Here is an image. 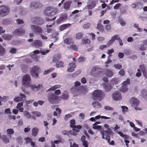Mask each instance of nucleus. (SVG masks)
<instances>
[{
    "instance_id": "864d4df0",
    "label": "nucleus",
    "mask_w": 147,
    "mask_h": 147,
    "mask_svg": "<svg viewBox=\"0 0 147 147\" xmlns=\"http://www.w3.org/2000/svg\"><path fill=\"white\" fill-rule=\"evenodd\" d=\"M129 79H127L126 80L124 81L122 83V85L123 86L125 85L126 86H127L128 84H129Z\"/></svg>"
},
{
    "instance_id": "3c124183",
    "label": "nucleus",
    "mask_w": 147,
    "mask_h": 147,
    "mask_svg": "<svg viewBox=\"0 0 147 147\" xmlns=\"http://www.w3.org/2000/svg\"><path fill=\"white\" fill-rule=\"evenodd\" d=\"M122 110V112L123 113L127 112L128 109V108L126 106H122L121 107Z\"/></svg>"
},
{
    "instance_id": "6e6552de",
    "label": "nucleus",
    "mask_w": 147,
    "mask_h": 147,
    "mask_svg": "<svg viewBox=\"0 0 147 147\" xmlns=\"http://www.w3.org/2000/svg\"><path fill=\"white\" fill-rule=\"evenodd\" d=\"M30 29L32 32L36 34H41L42 32V30L41 27L34 24L30 25Z\"/></svg>"
},
{
    "instance_id": "bb28decb",
    "label": "nucleus",
    "mask_w": 147,
    "mask_h": 147,
    "mask_svg": "<svg viewBox=\"0 0 147 147\" xmlns=\"http://www.w3.org/2000/svg\"><path fill=\"white\" fill-rule=\"evenodd\" d=\"M23 106V103L22 102H20L17 104V106L16 107V108L18 109L20 112L23 111L24 109V108L22 107Z\"/></svg>"
},
{
    "instance_id": "79ce46f5",
    "label": "nucleus",
    "mask_w": 147,
    "mask_h": 147,
    "mask_svg": "<svg viewBox=\"0 0 147 147\" xmlns=\"http://www.w3.org/2000/svg\"><path fill=\"white\" fill-rule=\"evenodd\" d=\"M8 99V97L7 96H4L3 98H2L0 96V105H2L1 101L2 102H5Z\"/></svg>"
},
{
    "instance_id": "b1692460",
    "label": "nucleus",
    "mask_w": 147,
    "mask_h": 147,
    "mask_svg": "<svg viewBox=\"0 0 147 147\" xmlns=\"http://www.w3.org/2000/svg\"><path fill=\"white\" fill-rule=\"evenodd\" d=\"M131 102L133 106H136L139 103L138 100L135 98H131Z\"/></svg>"
},
{
    "instance_id": "4be33fe9",
    "label": "nucleus",
    "mask_w": 147,
    "mask_h": 147,
    "mask_svg": "<svg viewBox=\"0 0 147 147\" xmlns=\"http://www.w3.org/2000/svg\"><path fill=\"white\" fill-rule=\"evenodd\" d=\"M60 97L63 99L67 100L69 98V95L67 92L64 90L63 91L62 95Z\"/></svg>"
},
{
    "instance_id": "f8f14e48",
    "label": "nucleus",
    "mask_w": 147,
    "mask_h": 147,
    "mask_svg": "<svg viewBox=\"0 0 147 147\" xmlns=\"http://www.w3.org/2000/svg\"><path fill=\"white\" fill-rule=\"evenodd\" d=\"M25 32V30L24 28H19L16 30L14 34L16 35H20L24 34Z\"/></svg>"
},
{
    "instance_id": "de8ad7c7",
    "label": "nucleus",
    "mask_w": 147,
    "mask_h": 147,
    "mask_svg": "<svg viewBox=\"0 0 147 147\" xmlns=\"http://www.w3.org/2000/svg\"><path fill=\"white\" fill-rule=\"evenodd\" d=\"M70 4L71 3L70 1H68L66 2L64 4V8L66 9L70 7Z\"/></svg>"
},
{
    "instance_id": "09e8293b",
    "label": "nucleus",
    "mask_w": 147,
    "mask_h": 147,
    "mask_svg": "<svg viewBox=\"0 0 147 147\" xmlns=\"http://www.w3.org/2000/svg\"><path fill=\"white\" fill-rule=\"evenodd\" d=\"M114 49L112 48L111 49L108 50L107 53L108 54H109V56L110 57L111 56V54L113 53L114 52Z\"/></svg>"
},
{
    "instance_id": "c85d7f7f",
    "label": "nucleus",
    "mask_w": 147,
    "mask_h": 147,
    "mask_svg": "<svg viewBox=\"0 0 147 147\" xmlns=\"http://www.w3.org/2000/svg\"><path fill=\"white\" fill-rule=\"evenodd\" d=\"M92 105L94 108L96 109L100 108L101 107L100 104L98 102H93Z\"/></svg>"
},
{
    "instance_id": "cd10ccee",
    "label": "nucleus",
    "mask_w": 147,
    "mask_h": 147,
    "mask_svg": "<svg viewBox=\"0 0 147 147\" xmlns=\"http://www.w3.org/2000/svg\"><path fill=\"white\" fill-rule=\"evenodd\" d=\"M106 75L109 77H111L113 76L114 72L111 70L107 69L105 73Z\"/></svg>"
},
{
    "instance_id": "6ab92c4d",
    "label": "nucleus",
    "mask_w": 147,
    "mask_h": 147,
    "mask_svg": "<svg viewBox=\"0 0 147 147\" xmlns=\"http://www.w3.org/2000/svg\"><path fill=\"white\" fill-rule=\"evenodd\" d=\"M67 16L66 14H64L61 15L60 18L57 20V22L58 24H59L67 20Z\"/></svg>"
},
{
    "instance_id": "2f4dec72",
    "label": "nucleus",
    "mask_w": 147,
    "mask_h": 147,
    "mask_svg": "<svg viewBox=\"0 0 147 147\" xmlns=\"http://www.w3.org/2000/svg\"><path fill=\"white\" fill-rule=\"evenodd\" d=\"M118 21L120 24L122 26H124L126 24L125 21L121 17H119V18Z\"/></svg>"
},
{
    "instance_id": "4d7b16f0",
    "label": "nucleus",
    "mask_w": 147,
    "mask_h": 147,
    "mask_svg": "<svg viewBox=\"0 0 147 147\" xmlns=\"http://www.w3.org/2000/svg\"><path fill=\"white\" fill-rule=\"evenodd\" d=\"M58 35V34L57 33H56L55 34H52V37L53 38H55V42L58 39V37L57 36Z\"/></svg>"
},
{
    "instance_id": "49530a36",
    "label": "nucleus",
    "mask_w": 147,
    "mask_h": 147,
    "mask_svg": "<svg viewBox=\"0 0 147 147\" xmlns=\"http://www.w3.org/2000/svg\"><path fill=\"white\" fill-rule=\"evenodd\" d=\"M117 133L119 134L120 136L124 138L125 139H126L128 137L127 135L124 134L121 131H118L117 132Z\"/></svg>"
},
{
    "instance_id": "338daca9",
    "label": "nucleus",
    "mask_w": 147,
    "mask_h": 147,
    "mask_svg": "<svg viewBox=\"0 0 147 147\" xmlns=\"http://www.w3.org/2000/svg\"><path fill=\"white\" fill-rule=\"evenodd\" d=\"M90 26V24L88 23L84 25L83 28L85 29H87L89 28Z\"/></svg>"
},
{
    "instance_id": "dca6fc26",
    "label": "nucleus",
    "mask_w": 147,
    "mask_h": 147,
    "mask_svg": "<svg viewBox=\"0 0 147 147\" xmlns=\"http://www.w3.org/2000/svg\"><path fill=\"white\" fill-rule=\"evenodd\" d=\"M99 68L97 67H93L90 71L91 75L93 76L96 77L98 74Z\"/></svg>"
},
{
    "instance_id": "f03ea898",
    "label": "nucleus",
    "mask_w": 147,
    "mask_h": 147,
    "mask_svg": "<svg viewBox=\"0 0 147 147\" xmlns=\"http://www.w3.org/2000/svg\"><path fill=\"white\" fill-rule=\"evenodd\" d=\"M70 126L73 128L72 131H70L71 134L73 136L76 135L79 132V129H81V126L80 125H74L75 123L74 119H72L70 121Z\"/></svg>"
},
{
    "instance_id": "4c0bfd02",
    "label": "nucleus",
    "mask_w": 147,
    "mask_h": 147,
    "mask_svg": "<svg viewBox=\"0 0 147 147\" xmlns=\"http://www.w3.org/2000/svg\"><path fill=\"white\" fill-rule=\"evenodd\" d=\"M140 94L145 98L147 96V91L145 90H143L141 92Z\"/></svg>"
},
{
    "instance_id": "c756f323",
    "label": "nucleus",
    "mask_w": 147,
    "mask_h": 147,
    "mask_svg": "<svg viewBox=\"0 0 147 147\" xmlns=\"http://www.w3.org/2000/svg\"><path fill=\"white\" fill-rule=\"evenodd\" d=\"M24 115L27 119H31L33 117L31 115L30 113L28 111H24Z\"/></svg>"
},
{
    "instance_id": "603ef678",
    "label": "nucleus",
    "mask_w": 147,
    "mask_h": 147,
    "mask_svg": "<svg viewBox=\"0 0 147 147\" xmlns=\"http://www.w3.org/2000/svg\"><path fill=\"white\" fill-rule=\"evenodd\" d=\"M54 69L53 68H52L51 69H48L47 70H46L44 72V73H43L44 74L46 75L48 73H50V72H51V71L53 70Z\"/></svg>"
},
{
    "instance_id": "412c9836",
    "label": "nucleus",
    "mask_w": 147,
    "mask_h": 147,
    "mask_svg": "<svg viewBox=\"0 0 147 147\" xmlns=\"http://www.w3.org/2000/svg\"><path fill=\"white\" fill-rule=\"evenodd\" d=\"M41 5L40 3L39 2H33L31 3L30 7L32 9H35L40 7Z\"/></svg>"
},
{
    "instance_id": "7c9ffc66",
    "label": "nucleus",
    "mask_w": 147,
    "mask_h": 147,
    "mask_svg": "<svg viewBox=\"0 0 147 147\" xmlns=\"http://www.w3.org/2000/svg\"><path fill=\"white\" fill-rule=\"evenodd\" d=\"M32 135L34 137L36 136L38 131V128L36 127L33 128L32 130Z\"/></svg>"
},
{
    "instance_id": "c03bdc74",
    "label": "nucleus",
    "mask_w": 147,
    "mask_h": 147,
    "mask_svg": "<svg viewBox=\"0 0 147 147\" xmlns=\"http://www.w3.org/2000/svg\"><path fill=\"white\" fill-rule=\"evenodd\" d=\"M32 113L37 117H40L41 115V113L39 111H33L32 112Z\"/></svg>"
},
{
    "instance_id": "bf43d9fd",
    "label": "nucleus",
    "mask_w": 147,
    "mask_h": 147,
    "mask_svg": "<svg viewBox=\"0 0 147 147\" xmlns=\"http://www.w3.org/2000/svg\"><path fill=\"white\" fill-rule=\"evenodd\" d=\"M70 131H67L65 130H64L62 131V133L64 135H67L69 133H70L71 134V132Z\"/></svg>"
},
{
    "instance_id": "5701e85b",
    "label": "nucleus",
    "mask_w": 147,
    "mask_h": 147,
    "mask_svg": "<svg viewBox=\"0 0 147 147\" xmlns=\"http://www.w3.org/2000/svg\"><path fill=\"white\" fill-rule=\"evenodd\" d=\"M64 43L69 45H71L74 43L72 39L71 38H66L64 40Z\"/></svg>"
},
{
    "instance_id": "6e6d98bb",
    "label": "nucleus",
    "mask_w": 147,
    "mask_h": 147,
    "mask_svg": "<svg viewBox=\"0 0 147 147\" xmlns=\"http://www.w3.org/2000/svg\"><path fill=\"white\" fill-rule=\"evenodd\" d=\"M7 131V133L8 134H12L14 133V131L13 130L11 129H8Z\"/></svg>"
},
{
    "instance_id": "4468645a",
    "label": "nucleus",
    "mask_w": 147,
    "mask_h": 147,
    "mask_svg": "<svg viewBox=\"0 0 147 147\" xmlns=\"http://www.w3.org/2000/svg\"><path fill=\"white\" fill-rule=\"evenodd\" d=\"M20 96H17L13 98V100L16 102L23 100V98H25L26 96L20 93L19 94Z\"/></svg>"
},
{
    "instance_id": "a19ab883",
    "label": "nucleus",
    "mask_w": 147,
    "mask_h": 147,
    "mask_svg": "<svg viewBox=\"0 0 147 147\" xmlns=\"http://www.w3.org/2000/svg\"><path fill=\"white\" fill-rule=\"evenodd\" d=\"M63 63L61 61H59L56 63V67H61L63 66Z\"/></svg>"
},
{
    "instance_id": "423d86ee",
    "label": "nucleus",
    "mask_w": 147,
    "mask_h": 147,
    "mask_svg": "<svg viewBox=\"0 0 147 147\" xmlns=\"http://www.w3.org/2000/svg\"><path fill=\"white\" fill-rule=\"evenodd\" d=\"M59 96L55 95L53 93H49L48 95V99L51 104L57 103L58 101Z\"/></svg>"
},
{
    "instance_id": "58836bf2",
    "label": "nucleus",
    "mask_w": 147,
    "mask_h": 147,
    "mask_svg": "<svg viewBox=\"0 0 147 147\" xmlns=\"http://www.w3.org/2000/svg\"><path fill=\"white\" fill-rule=\"evenodd\" d=\"M127 90V86L125 85H122L120 88V91L122 92H126Z\"/></svg>"
},
{
    "instance_id": "ddd939ff",
    "label": "nucleus",
    "mask_w": 147,
    "mask_h": 147,
    "mask_svg": "<svg viewBox=\"0 0 147 147\" xmlns=\"http://www.w3.org/2000/svg\"><path fill=\"white\" fill-rule=\"evenodd\" d=\"M42 86L41 84H29L28 86V87H30L33 90H35V89L38 90L40 88H42Z\"/></svg>"
},
{
    "instance_id": "8fccbe9b",
    "label": "nucleus",
    "mask_w": 147,
    "mask_h": 147,
    "mask_svg": "<svg viewBox=\"0 0 147 147\" xmlns=\"http://www.w3.org/2000/svg\"><path fill=\"white\" fill-rule=\"evenodd\" d=\"M24 140L26 143H31L32 141V139L28 137L25 138Z\"/></svg>"
},
{
    "instance_id": "20e7f679",
    "label": "nucleus",
    "mask_w": 147,
    "mask_h": 147,
    "mask_svg": "<svg viewBox=\"0 0 147 147\" xmlns=\"http://www.w3.org/2000/svg\"><path fill=\"white\" fill-rule=\"evenodd\" d=\"M92 98L94 100H98L100 101L101 100L103 94L102 92L100 90H96L92 93Z\"/></svg>"
},
{
    "instance_id": "c9c22d12",
    "label": "nucleus",
    "mask_w": 147,
    "mask_h": 147,
    "mask_svg": "<svg viewBox=\"0 0 147 147\" xmlns=\"http://www.w3.org/2000/svg\"><path fill=\"white\" fill-rule=\"evenodd\" d=\"M2 138L3 142L5 143L9 142V140L7 136L5 135H3L2 137Z\"/></svg>"
},
{
    "instance_id": "5fc2aeb1",
    "label": "nucleus",
    "mask_w": 147,
    "mask_h": 147,
    "mask_svg": "<svg viewBox=\"0 0 147 147\" xmlns=\"http://www.w3.org/2000/svg\"><path fill=\"white\" fill-rule=\"evenodd\" d=\"M76 38L77 39H80L82 37V34L81 32H79L76 34Z\"/></svg>"
},
{
    "instance_id": "7ed1b4c3",
    "label": "nucleus",
    "mask_w": 147,
    "mask_h": 147,
    "mask_svg": "<svg viewBox=\"0 0 147 147\" xmlns=\"http://www.w3.org/2000/svg\"><path fill=\"white\" fill-rule=\"evenodd\" d=\"M84 88L81 87H76V86H73L71 89L70 91L73 96H75L81 94H83V91H84Z\"/></svg>"
},
{
    "instance_id": "052dcab7",
    "label": "nucleus",
    "mask_w": 147,
    "mask_h": 147,
    "mask_svg": "<svg viewBox=\"0 0 147 147\" xmlns=\"http://www.w3.org/2000/svg\"><path fill=\"white\" fill-rule=\"evenodd\" d=\"M86 60V58H85L84 57H79L78 58V61L79 62H83V61H85Z\"/></svg>"
},
{
    "instance_id": "9d476101",
    "label": "nucleus",
    "mask_w": 147,
    "mask_h": 147,
    "mask_svg": "<svg viewBox=\"0 0 147 147\" xmlns=\"http://www.w3.org/2000/svg\"><path fill=\"white\" fill-rule=\"evenodd\" d=\"M112 98L115 100L119 101L122 99L121 93L118 91H114L112 94Z\"/></svg>"
},
{
    "instance_id": "9b49d317",
    "label": "nucleus",
    "mask_w": 147,
    "mask_h": 147,
    "mask_svg": "<svg viewBox=\"0 0 147 147\" xmlns=\"http://www.w3.org/2000/svg\"><path fill=\"white\" fill-rule=\"evenodd\" d=\"M50 51V50L49 49H44L43 50H42L40 51H39L38 50H35L34 52V54L33 56H32V57L33 58H34L36 56V54H39L40 53H41L42 55H45L47 53H48Z\"/></svg>"
},
{
    "instance_id": "f257e3e1",
    "label": "nucleus",
    "mask_w": 147,
    "mask_h": 147,
    "mask_svg": "<svg viewBox=\"0 0 147 147\" xmlns=\"http://www.w3.org/2000/svg\"><path fill=\"white\" fill-rule=\"evenodd\" d=\"M31 83V81L30 75L28 74L24 75L22 78V85L21 87L22 90L23 92H25L26 90L24 88H28V86Z\"/></svg>"
},
{
    "instance_id": "39448f33",
    "label": "nucleus",
    "mask_w": 147,
    "mask_h": 147,
    "mask_svg": "<svg viewBox=\"0 0 147 147\" xmlns=\"http://www.w3.org/2000/svg\"><path fill=\"white\" fill-rule=\"evenodd\" d=\"M40 69V67L38 65L33 66L30 70V74L33 77L36 78H38V71Z\"/></svg>"
},
{
    "instance_id": "a18cd8bd",
    "label": "nucleus",
    "mask_w": 147,
    "mask_h": 147,
    "mask_svg": "<svg viewBox=\"0 0 147 147\" xmlns=\"http://www.w3.org/2000/svg\"><path fill=\"white\" fill-rule=\"evenodd\" d=\"M5 53V49L1 45H0V55H3Z\"/></svg>"
},
{
    "instance_id": "aec40b11",
    "label": "nucleus",
    "mask_w": 147,
    "mask_h": 147,
    "mask_svg": "<svg viewBox=\"0 0 147 147\" xmlns=\"http://www.w3.org/2000/svg\"><path fill=\"white\" fill-rule=\"evenodd\" d=\"M103 88L106 92L109 91L112 88V86L110 84L105 83L103 84Z\"/></svg>"
},
{
    "instance_id": "774afa93",
    "label": "nucleus",
    "mask_w": 147,
    "mask_h": 147,
    "mask_svg": "<svg viewBox=\"0 0 147 147\" xmlns=\"http://www.w3.org/2000/svg\"><path fill=\"white\" fill-rule=\"evenodd\" d=\"M125 71H124V70L123 69H121V70H120L119 72V74L122 76H123L125 74Z\"/></svg>"
},
{
    "instance_id": "69168bd1",
    "label": "nucleus",
    "mask_w": 147,
    "mask_h": 147,
    "mask_svg": "<svg viewBox=\"0 0 147 147\" xmlns=\"http://www.w3.org/2000/svg\"><path fill=\"white\" fill-rule=\"evenodd\" d=\"M135 121H136L137 123L140 125L141 127H142L143 126V125L142 124V122L141 121L138 120L137 119H135Z\"/></svg>"
},
{
    "instance_id": "a878e982",
    "label": "nucleus",
    "mask_w": 147,
    "mask_h": 147,
    "mask_svg": "<svg viewBox=\"0 0 147 147\" xmlns=\"http://www.w3.org/2000/svg\"><path fill=\"white\" fill-rule=\"evenodd\" d=\"M128 6L125 5L122 6L120 9V13L121 15H123L127 10Z\"/></svg>"
},
{
    "instance_id": "0e129e2a",
    "label": "nucleus",
    "mask_w": 147,
    "mask_h": 147,
    "mask_svg": "<svg viewBox=\"0 0 147 147\" xmlns=\"http://www.w3.org/2000/svg\"><path fill=\"white\" fill-rule=\"evenodd\" d=\"M114 67L117 69H120L122 67V65L120 64H115L114 65Z\"/></svg>"
},
{
    "instance_id": "680f3d73",
    "label": "nucleus",
    "mask_w": 147,
    "mask_h": 147,
    "mask_svg": "<svg viewBox=\"0 0 147 147\" xmlns=\"http://www.w3.org/2000/svg\"><path fill=\"white\" fill-rule=\"evenodd\" d=\"M17 49L15 48H12L9 50V52L11 53L15 54L16 52Z\"/></svg>"
},
{
    "instance_id": "37998d69",
    "label": "nucleus",
    "mask_w": 147,
    "mask_h": 147,
    "mask_svg": "<svg viewBox=\"0 0 147 147\" xmlns=\"http://www.w3.org/2000/svg\"><path fill=\"white\" fill-rule=\"evenodd\" d=\"M97 28L100 31L102 32L104 30V27L102 25L97 24Z\"/></svg>"
},
{
    "instance_id": "13d9d810",
    "label": "nucleus",
    "mask_w": 147,
    "mask_h": 147,
    "mask_svg": "<svg viewBox=\"0 0 147 147\" xmlns=\"http://www.w3.org/2000/svg\"><path fill=\"white\" fill-rule=\"evenodd\" d=\"M140 69V68L137 69V72L136 74V76L137 77H139L142 74L141 72Z\"/></svg>"
},
{
    "instance_id": "ea45409f",
    "label": "nucleus",
    "mask_w": 147,
    "mask_h": 147,
    "mask_svg": "<svg viewBox=\"0 0 147 147\" xmlns=\"http://www.w3.org/2000/svg\"><path fill=\"white\" fill-rule=\"evenodd\" d=\"M90 41V40L86 38H84L82 40V43L83 44H89Z\"/></svg>"
},
{
    "instance_id": "72a5a7b5",
    "label": "nucleus",
    "mask_w": 147,
    "mask_h": 147,
    "mask_svg": "<svg viewBox=\"0 0 147 147\" xmlns=\"http://www.w3.org/2000/svg\"><path fill=\"white\" fill-rule=\"evenodd\" d=\"M70 25L71 24H63L60 27V30L61 31H62L67 28L68 27L70 26Z\"/></svg>"
},
{
    "instance_id": "2eb2a0df",
    "label": "nucleus",
    "mask_w": 147,
    "mask_h": 147,
    "mask_svg": "<svg viewBox=\"0 0 147 147\" xmlns=\"http://www.w3.org/2000/svg\"><path fill=\"white\" fill-rule=\"evenodd\" d=\"M119 35H115L111 37V39L107 42V45L108 47H109L114 42L115 40H117L118 39V37Z\"/></svg>"
},
{
    "instance_id": "e2e57ef3",
    "label": "nucleus",
    "mask_w": 147,
    "mask_h": 147,
    "mask_svg": "<svg viewBox=\"0 0 147 147\" xmlns=\"http://www.w3.org/2000/svg\"><path fill=\"white\" fill-rule=\"evenodd\" d=\"M69 46V47L72 50H75L77 49V47L75 45L72 44L71 45Z\"/></svg>"
},
{
    "instance_id": "393cba45",
    "label": "nucleus",
    "mask_w": 147,
    "mask_h": 147,
    "mask_svg": "<svg viewBox=\"0 0 147 147\" xmlns=\"http://www.w3.org/2000/svg\"><path fill=\"white\" fill-rule=\"evenodd\" d=\"M32 44L33 46L38 47L41 46L42 45V43L39 40H36L34 41Z\"/></svg>"
},
{
    "instance_id": "1a4fd4ad",
    "label": "nucleus",
    "mask_w": 147,
    "mask_h": 147,
    "mask_svg": "<svg viewBox=\"0 0 147 147\" xmlns=\"http://www.w3.org/2000/svg\"><path fill=\"white\" fill-rule=\"evenodd\" d=\"M9 9L7 6H2L0 7V15L1 16L7 15L9 12Z\"/></svg>"
},
{
    "instance_id": "e433bc0d",
    "label": "nucleus",
    "mask_w": 147,
    "mask_h": 147,
    "mask_svg": "<svg viewBox=\"0 0 147 147\" xmlns=\"http://www.w3.org/2000/svg\"><path fill=\"white\" fill-rule=\"evenodd\" d=\"M93 128L94 129H97L99 131H101L102 129L101 126L99 125H96L95 124H93Z\"/></svg>"
},
{
    "instance_id": "473e14b6",
    "label": "nucleus",
    "mask_w": 147,
    "mask_h": 147,
    "mask_svg": "<svg viewBox=\"0 0 147 147\" xmlns=\"http://www.w3.org/2000/svg\"><path fill=\"white\" fill-rule=\"evenodd\" d=\"M61 55L60 54L55 55V56L53 57V62H55L59 60L61 58Z\"/></svg>"
},
{
    "instance_id": "f3484780",
    "label": "nucleus",
    "mask_w": 147,
    "mask_h": 147,
    "mask_svg": "<svg viewBox=\"0 0 147 147\" xmlns=\"http://www.w3.org/2000/svg\"><path fill=\"white\" fill-rule=\"evenodd\" d=\"M76 67V64L74 63H71L69 64L67 71L71 72L74 71V68Z\"/></svg>"
},
{
    "instance_id": "f704fd0d",
    "label": "nucleus",
    "mask_w": 147,
    "mask_h": 147,
    "mask_svg": "<svg viewBox=\"0 0 147 147\" xmlns=\"http://www.w3.org/2000/svg\"><path fill=\"white\" fill-rule=\"evenodd\" d=\"M61 86L59 85H56L52 86L50 88L49 90H47V91H51V90H54L56 89L60 88Z\"/></svg>"
},
{
    "instance_id": "0eeeda50",
    "label": "nucleus",
    "mask_w": 147,
    "mask_h": 147,
    "mask_svg": "<svg viewBox=\"0 0 147 147\" xmlns=\"http://www.w3.org/2000/svg\"><path fill=\"white\" fill-rule=\"evenodd\" d=\"M58 11L57 9H55L52 7H49L47 8L45 13L48 16H53Z\"/></svg>"
},
{
    "instance_id": "a211bd4d",
    "label": "nucleus",
    "mask_w": 147,
    "mask_h": 147,
    "mask_svg": "<svg viewBox=\"0 0 147 147\" xmlns=\"http://www.w3.org/2000/svg\"><path fill=\"white\" fill-rule=\"evenodd\" d=\"M139 68L140 69L143 76L145 78H147V69H146L145 66L143 65H140Z\"/></svg>"
}]
</instances>
